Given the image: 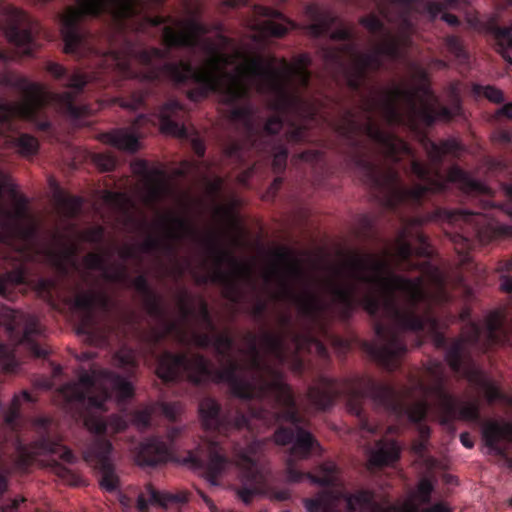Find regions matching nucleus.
I'll list each match as a JSON object with an SVG mask.
<instances>
[{"label":"nucleus","mask_w":512,"mask_h":512,"mask_svg":"<svg viewBox=\"0 0 512 512\" xmlns=\"http://www.w3.org/2000/svg\"><path fill=\"white\" fill-rule=\"evenodd\" d=\"M447 181H449V182L467 183L468 182V178H467L466 174L462 170H460L457 167H453V168L450 169V171L448 173Z\"/></svg>","instance_id":"a19ab883"},{"label":"nucleus","mask_w":512,"mask_h":512,"mask_svg":"<svg viewBox=\"0 0 512 512\" xmlns=\"http://www.w3.org/2000/svg\"><path fill=\"white\" fill-rule=\"evenodd\" d=\"M6 37L12 42L23 55H29L32 52L33 44L30 33L27 30H19L18 27L12 25L5 31Z\"/></svg>","instance_id":"b1692460"},{"label":"nucleus","mask_w":512,"mask_h":512,"mask_svg":"<svg viewBox=\"0 0 512 512\" xmlns=\"http://www.w3.org/2000/svg\"><path fill=\"white\" fill-rule=\"evenodd\" d=\"M199 413L205 426L212 427L217 422L219 407L215 400L204 399L200 402Z\"/></svg>","instance_id":"cd10ccee"},{"label":"nucleus","mask_w":512,"mask_h":512,"mask_svg":"<svg viewBox=\"0 0 512 512\" xmlns=\"http://www.w3.org/2000/svg\"><path fill=\"white\" fill-rule=\"evenodd\" d=\"M286 158H287V152L285 150H281L280 152L275 154L274 160H273V165L277 169H282L285 165Z\"/></svg>","instance_id":"09e8293b"},{"label":"nucleus","mask_w":512,"mask_h":512,"mask_svg":"<svg viewBox=\"0 0 512 512\" xmlns=\"http://www.w3.org/2000/svg\"><path fill=\"white\" fill-rule=\"evenodd\" d=\"M66 101V112L72 118L76 119L79 116V109L72 105L70 99H68V95H65Z\"/></svg>","instance_id":"3c124183"},{"label":"nucleus","mask_w":512,"mask_h":512,"mask_svg":"<svg viewBox=\"0 0 512 512\" xmlns=\"http://www.w3.org/2000/svg\"><path fill=\"white\" fill-rule=\"evenodd\" d=\"M247 27L257 34L253 37H280L290 28V22L280 13L264 7H255L253 19L248 20Z\"/></svg>","instance_id":"ddd939ff"},{"label":"nucleus","mask_w":512,"mask_h":512,"mask_svg":"<svg viewBox=\"0 0 512 512\" xmlns=\"http://www.w3.org/2000/svg\"><path fill=\"white\" fill-rule=\"evenodd\" d=\"M407 44L406 37L397 39H386L385 42L375 50L372 55H360L354 48H345L342 53L345 54L351 66L355 70H363L366 68H376L380 65L383 59L393 58L397 56L399 50Z\"/></svg>","instance_id":"f8f14e48"},{"label":"nucleus","mask_w":512,"mask_h":512,"mask_svg":"<svg viewBox=\"0 0 512 512\" xmlns=\"http://www.w3.org/2000/svg\"><path fill=\"white\" fill-rule=\"evenodd\" d=\"M17 146L22 155L28 156L34 154L38 150L39 144L36 138L24 134L18 138Z\"/></svg>","instance_id":"7c9ffc66"},{"label":"nucleus","mask_w":512,"mask_h":512,"mask_svg":"<svg viewBox=\"0 0 512 512\" xmlns=\"http://www.w3.org/2000/svg\"><path fill=\"white\" fill-rule=\"evenodd\" d=\"M300 276V264L293 253L286 248H278L269 267L264 271L263 278L266 283L273 280L285 283L298 279Z\"/></svg>","instance_id":"4468645a"},{"label":"nucleus","mask_w":512,"mask_h":512,"mask_svg":"<svg viewBox=\"0 0 512 512\" xmlns=\"http://www.w3.org/2000/svg\"><path fill=\"white\" fill-rule=\"evenodd\" d=\"M334 22L335 20L333 18L326 16L318 22L311 24L308 29L313 36H321L329 33L330 38L333 40H342L349 37L350 30L348 28L341 27L337 31H331V25Z\"/></svg>","instance_id":"4be33fe9"},{"label":"nucleus","mask_w":512,"mask_h":512,"mask_svg":"<svg viewBox=\"0 0 512 512\" xmlns=\"http://www.w3.org/2000/svg\"><path fill=\"white\" fill-rule=\"evenodd\" d=\"M460 441L466 448H472L474 446V441L468 433H462L460 435Z\"/></svg>","instance_id":"6e6d98bb"},{"label":"nucleus","mask_w":512,"mask_h":512,"mask_svg":"<svg viewBox=\"0 0 512 512\" xmlns=\"http://www.w3.org/2000/svg\"><path fill=\"white\" fill-rule=\"evenodd\" d=\"M498 114L505 115L506 117L512 119V102L500 108Z\"/></svg>","instance_id":"bf43d9fd"},{"label":"nucleus","mask_w":512,"mask_h":512,"mask_svg":"<svg viewBox=\"0 0 512 512\" xmlns=\"http://www.w3.org/2000/svg\"><path fill=\"white\" fill-rule=\"evenodd\" d=\"M180 431L176 428L170 430L165 440L151 439L144 443L137 456L140 466H152L167 459L174 439Z\"/></svg>","instance_id":"2eb2a0df"},{"label":"nucleus","mask_w":512,"mask_h":512,"mask_svg":"<svg viewBox=\"0 0 512 512\" xmlns=\"http://www.w3.org/2000/svg\"><path fill=\"white\" fill-rule=\"evenodd\" d=\"M96 164L104 171L113 169L115 160L109 156L99 155L95 158Z\"/></svg>","instance_id":"37998d69"},{"label":"nucleus","mask_w":512,"mask_h":512,"mask_svg":"<svg viewBox=\"0 0 512 512\" xmlns=\"http://www.w3.org/2000/svg\"><path fill=\"white\" fill-rule=\"evenodd\" d=\"M441 18L447 22L449 25H456L458 23V20L456 18V16L454 15H451V14H443L441 16Z\"/></svg>","instance_id":"0e129e2a"},{"label":"nucleus","mask_w":512,"mask_h":512,"mask_svg":"<svg viewBox=\"0 0 512 512\" xmlns=\"http://www.w3.org/2000/svg\"><path fill=\"white\" fill-rule=\"evenodd\" d=\"M186 371L188 377L194 383H201L209 376L207 362L199 356L188 359L185 356H164L158 365L157 375L165 380H174L178 374Z\"/></svg>","instance_id":"9d476101"},{"label":"nucleus","mask_w":512,"mask_h":512,"mask_svg":"<svg viewBox=\"0 0 512 512\" xmlns=\"http://www.w3.org/2000/svg\"><path fill=\"white\" fill-rule=\"evenodd\" d=\"M151 420V410H143L138 412L134 418V425L139 430L145 429Z\"/></svg>","instance_id":"e433bc0d"},{"label":"nucleus","mask_w":512,"mask_h":512,"mask_svg":"<svg viewBox=\"0 0 512 512\" xmlns=\"http://www.w3.org/2000/svg\"><path fill=\"white\" fill-rule=\"evenodd\" d=\"M261 380L268 381L266 385L259 384L258 380L252 382H245L238 380L232 375L227 373L223 378L229 382L234 395L240 398H252L265 395H272L276 397L277 401L287 408V412L280 415L278 419L282 422H289L294 426V430H287L281 428L275 433V442L277 444L285 445L293 442L290 456L287 460V481L291 483L299 482L304 477L303 474L296 472L292 465L296 459L306 458L310 451L314 450L317 445L314 443L311 434L305 430L298 428L296 425L298 419L293 409V401L289 387L285 384L282 377L270 370L261 371L259 374Z\"/></svg>","instance_id":"7ed1b4c3"},{"label":"nucleus","mask_w":512,"mask_h":512,"mask_svg":"<svg viewBox=\"0 0 512 512\" xmlns=\"http://www.w3.org/2000/svg\"><path fill=\"white\" fill-rule=\"evenodd\" d=\"M448 45L451 47V49L454 50L455 54L457 56H459V53H458V50L460 51V49L458 48V43L455 39H449L448 40Z\"/></svg>","instance_id":"338daca9"},{"label":"nucleus","mask_w":512,"mask_h":512,"mask_svg":"<svg viewBox=\"0 0 512 512\" xmlns=\"http://www.w3.org/2000/svg\"><path fill=\"white\" fill-rule=\"evenodd\" d=\"M127 427V422L121 417H113L110 421L109 428L111 432L118 433Z\"/></svg>","instance_id":"49530a36"},{"label":"nucleus","mask_w":512,"mask_h":512,"mask_svg":"<svg viewBox=\"0 0 512 512\" xmlns=\"http://www.w3.org/2000/svg\"><path fill=\"white\" fill-rule=\"evenodd\" d=\"M483 392L489 402L497 399L499 397L498 388L493 383H485L483 385Z\"/></svg>","instance_id":"c03bdc74"},{"label":"nucleus","mask_w":512,"mask_h":512,"mask_svg":"<svg viewBox=\"0 0 512 512\" xmlns=\"http://www.w3.org/2000/svg\"><path fill=\"white\" fill-rule=\"evenodd\" d=\"M498 52L512 64V26L496 32Z\"/></svg>","instance_id":"bb28decb"},{"label":"nucleus","mask_w":512,"mask_h":512,"mask_svg":"<svg viewBox=\"0 0 512 512\" xmlns=\"http://www.w3.org/2000/svg\"><path fill=\"white\" fill-rule=\"evenodd\" d=\"M101 139L106 144L128 152H134L139 147L138 138L126 130L112 131L102 135Z\"/></svg>","instance_id":"a211bd4d"},{"label":"nucleus","mask_w":512,"mask_h":512,"mask_svg":"<svg viewBox=\"0 0 512 512\" xmlns=\"http://www.w3.org/2000/svg\"><path fill=\"white\" fill-rule=\"evenodd\" d=\"M440 405L446 413L455 415L458 412L459 418L465 420L475 419L478 414V406L476 403H465L458 407L456 401L451 396L444 393L440 395Z\"/></svg>","instance_id":"6ab92c4d"},{"label":"nucleus","mask_w":512,"mask_h":512,"mask_svg":"<svg viewBox=\"0 0 512 512\" xmlns=\"http://www.w3.org/2000/svg\"><path fill=\"white\" fill-rule=\"evenodd\" d=\"M368 132L374 139L385 142L390 154H397L399 152L409 153L408 146L402 140L392 136H385L382 132L374 128H369Z\"/></svg>","instance_id":"a878e982"},{"label":"nucleus","mask_w":512,"mask_h":512,"mask_svg":"<svg viewBox=\"0 0 512 512\" xmlns=\"http://www.w3.org/2000/svg\"><path fill=\"white\" fill-rule=\"evenodd\" d=\"M426 414V406L423 403L416 404L412 409L408 411V418L411 421H419Z\"/></svg>","instance_id":"ea45409f"},{"label":"nucleus","mask_w":512,"mask_h":512,"mask_svg":"<svg viewBox=\"0 0 512 512\" xmlns=\"http://www.w3.org/2000/svg\"><path fill=\"white\" fill-rule=\"evenodd\" d=\"M503 434V429L495 423L486 425L483 430V437L487 446H489L491 449L494 447L495 443L503 436Z\"/></svg>","instance_id":"2f4dec72"},{"label":"nucleus","mask_w":512,"mask_h":512,"mask_svg":"<svg viewBox=\"0 0 512 512\" xmlns=\"http://www.w3.org/2000/svg\"><path fill=\"white\" fill-rule=\"evenodd\" d=\"M400 448L395 442L380 443L370 452L369 461L373 465H385L395 461Z\"/></svg>","instance_id":"aec40b11"},{"label":"nucleus","mask_w":512,"mask_h":512,"mask_svg":"<svg viewBox=\"0 0 512 512\" xmlns=\"http://www.w3.org/2000/svg\"><path fill=\"white\" fill-rule=\"evenodd\" d=\"M183 107L182 105L176 101V100H170L168 101L160 110L159 112V118L162 121L161 124V130L164 133L177 135L180 134L181 129L177 126L172 124L169 119L173 116H176L179 114L180 111H182Z\"/></svg>","instance_id":"5701e85b"},{"label":"nucleus","mask_w":512,"mask_h":512,"mask_svg":"<svg viewBox=\"0 0 512 512\" xmlns=\"http://www.w3.org/2000/svg\"><path fill=\"white\" fill-rule=\"evenodd\" d=\"M112 445L108 440L94 442L85 452L86 461L101 472L99 484L102 489L112 492L118 487V478L111 469L109 456Z\"/></svg>","instance_id":"9b49d317"},{"label":"nucleus","mask_w":512,"mask_h":512,"mask_svg":"<svg viewBox=\"0 0 512 512\" xmlns=\"http://www.w3.org/2000/svg\"><path fill=\"white\" fill-rule=\"evenodd\" d=\"M167 190L168 180L162 171L151 170L143 177L142 196L146 202L163 197Z\"/></svg>","instance_id":"f3484780"},{"label":"nucleus","mask_w":512,"mask_h":512,"mask_svg":"<svg viewBox=\"0 0 512 512\" xmlns=\"http://www.w3.org/2000/svg\"><path fill=\"white\" fill-rule=\"evenodd\" d=\"M8 15L15 20L16 23H21L24 19V15L22 12L18 11L17 9L11 8L8 11Z\"/></svg>","instance_id":"5fc2aeb1"},{"label":"nucleus","mask_w":512,"mask_h":512,"mask_svg":"<svg viewBox=\"0 0 512 512\" xmlns=\"http://www.w3.org/2000/svg\"><path fill=\"white\" fill-rule=\"evenodd\" d=\"M151 23L163 24L162 40L166 46H192L201 42L208 57L198 70H193L183 62L160 67L165 51L158 48L143 50L134 58L111 53L109 61L126 77L154 80L165 74L175 83L192 81L199 84V90L187 93L193 101L206 96L208 92L217 91L226 102L245 96L253 88L282 99L295 85L303 86L308 82L306 68L309 58L306 55L290 64L275 62L255 56L221 34L206 37L205 27L196 19L155 17Z\"/></svg>","instance_id":"f257e3e1"},{"label":"nucleus","mask_w":512,"mask_h":512,"mask_svg":"<svg viewBox=\"0 0 512 512\" xmlns=\"http://www.w3.org/2000/svg\"><path fill=\"white\" fill-rule=\"evenodd\" d=\"M454 0H446L444 4L431 2L427 5V11L432 18H436L444 8L451 7Z\"/></svg>","instance_id":"4c0bfd02"},{"label":"nucleus","mask_w":512,"mask_h":512,"mask_svg":"<svg viewBox=\"0 0 512 512\" xmlns=\"http://www.w3.org/2000/svg\"><path fill=\"white\" fill-rule=\"evenodd\" d=\"M248 0H224L222 2V4L224 6H227V7H231V8H234V7H238L240 5H243L247 2Z\"/></svg>","instance_id":"052dcab7"},{"label":"nucleus","mask_w":512,"mask_h":512,"mask_svg":"<svg viewBox=\"0 0 512 512\" xmlns=\"http://www.w3.org/2000/svg\"><path fill=\"white\" fill-rule=\"evenodd\" d=\"M478 93L495 103H500L504 100L502 91L492 86L482 87Z\"/></svg>","instance_id":"72a5a7b5"},{"label":"nucleus","mask_w":512,"mask_h":512,"mask_svg":"<svg viewBox=\"0 0 512 512\" xmlns=\"http://www.w3.org/2000/svg\"><path fill=\"white\" fill-rule=\"evenodd\" d=\"M404 350L405 346L403 345V343L400 342L398 339H394L387 346L383 347L379 351L378 355L382 361H386L390 357L400 355L402 352H404Z\"/></svg>","instance_id":"473e14b6"},{"label":"nucleus","mask_w":512,"mask_h":512,"mask_svg":"<svg viewBox=\"0 0 512 512\" xmlns=\"http://www.w3.org/2000/svg\"><path fill=\"white\" fill-rule=\"evenodd\" d=\"M436 99L427 90L406 91L396 87L389 91L384 101L378 106L379 113L389 124H406L415 128L418 124L430 125L438 118L449 119L460 113L459 103L453 107L435 111Z\"/></svg>","instance_id":"0eeeda50"},{"label":"nucleus","mask_w":512,"mask_h":512,"mask_svg":"<svg viewBox=\"0 0 512 512\" xmlns=\"http://www.w3.org/2000/svg\"><path fill=\"white\" fill-rule=\"evenodd\" d=\"M237 277H244L249 274V268L246 266H237L234 271Z\"/></svg>","instance_id":"680f3d73"},{"label":"nucleus","mask_w":512,"mask_h":512,"mask_svg":"<svg viewBox=\"0 0 512 512\" xmlns=\"http://www.w3.org/2000/svg\"><path fill=\"white\" fill-rule=\"evenodd\" d=\"M432 483L423 479L419 482L417 490L397 508H384L373 501L369 492H360L352 496H344L338 489L332 492H323L315 499L305 500L308 512H451L442 504H437L424 510L423 505L428 503Z\"/></svg>","instance_id":"423d86ee"},{"label":"nucleus","mask_w":512,"mask_h":512,"mask_svg":"<svg viewBox=\"0 0 512 512\" xmlns=\"http://www.w3.org/2000/svg\"><path fill=\"white\" fill-rule=\"evenodd\" d=\"M361 23L368 31L372 33H376L382 29L381 22L374 15L362 19Z\"/></svg>","instance_id":"58836bf2"},{"label":"nucleus","mask_w":512,"mask_h":512,"mask_svg":"<svg viewBox=\"0 0 512 512\" xmlns=\"http://www.w3.org/2000/svg\"><path fill=\"white\" fill-rule=\"evenodd\" d=\"M51 454L58 456L59 458L63 459L64 461L71 462L72 461V454L71 452L65 447L61 445H57L54 448H50L48 450Z\"/></svg>","instance_id":"79ce46f5"},{"label":"nucleus","mask_w":512,"mask_h":512,"mask_svg":"<svg viewBox=\"0 0 512 512\" xmlns=\"http://www.w3.org/2000/svg\"><path fill=\"white\" fill-rule=\"evenodd\" d=\"M281 128L282 121L278 117L270 118L265 125L266 131L273 134L278 133L281 130Z\"/></svg>","instance_id":"de8ad7c7"},{"label":"nucleus","mask_w":512,"mask_h":512,"mask_svg":"<svg viewBox=\"0 0 512 512\" xmlns=\"http://www.w3.org/2000/svg\"><path fill=\"white\" fill-rule=\"evenodd\" d=\"M344 274L350 278L371 283L373 295L365 300V309L370 314L383 311L397 318L407 329L416 330L423 327L420 319L410 321L414 305L423 298L421 281H409L392 274L388 259L373 256H359L349 260L343 271L336 273L337 279Z\"/></svg>","instance_id":"f03ea898"},{"label":"nucleus","mask_w":512,"mask_h":512,"mask_svg":"<svg viewBox=\"0 0 512 512\" xmlns=\"http://www.w3.org/2000/svg\"><path fill=\"white\" fill-rule=\"evenodd\" d=\"M140 0H76L62 16L61 32L65 42V52H75L79 47L83 32L79 24L87 16H97L111 8L115 16L127 17L139 11Z\"/></svg>","instance_id":"6e6552de"},{"label":"nucleus","mask_w":512,"mask_h":512,"mask_svg":"<svg viewBox=\"0 0 512 512\" xmlns=\"http://www.w3.org/2000/svg\"><path fill=\"white\" fill-rule=\"evenodd\" d=\"M55 472L62 478H66V476L69 474V472L60 466L55 467Z\"/></svg>","instance_id":"774afa93"},{"label":"nucleus","mask_w":512,"mask_h":512,"mask_svg":"<svg viewBox=\"0 0 512 512\" xmlns=\"http://www.w3.org/2000/svg\"><path fill=\"white\" fill-rule=\"evenodd\" d=\"M501 289L506 292L512 291V276H503L502 277Z\"/></svg>","instance_id":"864d4df0"},{"label":"nucleus","mask_w":512,"mask_h":512,"mask_svg":"<svg viewBox=\"0 0 512 512\" xmlns=\"http://www.w3.org/2000/svg\"><path fill=\"white\" fill-rule=\"evenodd\" d=\"M412 170L421 179L428 181V184H427V186H418L414 190L410 191L409 194L411 195V197L419 198L421 195H423L428 190L435 191V190L443 189L445 187V185L443 183L437 182L436 180H434L432 178L431 171L426 166H424L418 162H413Z\"/></svg>","instance_id":"412c9836"},{"label":"nucleus","mask_w":512,"mask_h":512,"mask_svg":"<svg viewBox=\"0 0 512 512\" xmlns=\"http://www.w3.org/2000/svg\"><path fill=\"white\" fill-rule=\"evenodd\" d=\"M117 358L124 365L125 364H131L133 362V360H134V355H133V353L131 351L123 350V351H120L117 354Z\"/></svg>","instance_id":"8fccbe9b"},{"label":"nucleus","mask_w":512,"mask_h":512,"mask_svg":"<svg viewBox=\"0 0 512 512\" xmlns=\"http://www.w3.org/2000/svg\"><path fill=\"white\" fill-rule=\"evenodd\" d=\"M96 297L92 293L80 294L75 298L74 307L78 309H86L94 306Z\"/></svg>","instance_id":"f704fd0d"},{"label":"nucleus","mask_w":512,"mask_h":512,"mask_svg":"<svg viewBox=\"0 0 512 512\" xmlns=\"http://www.w3.org/2000/svg\"><path fill=\"white\" fill-rule=\"evenodd\" d=\"M495 137H496V140L499 142H509L510 141V135L506 131L499 132Z\"/></svg>","instance_id":"69168bd1"},{"label":"nucleus","mask_w":512,"mask_h":512,"mask_svg":"<svg viewBox=\"0 0 512 512\" xmlns=\"http://www.w3.org/2000/svg\"><path fill=\"white\" fill-rule=\"evenodd\" d=\"M23 281V276L20 273L7 275L5 278L0 277V293H4L11 285L19 284Z\"/></svg>","instance_id":"c9c22d12"},{"label":"nucleus","mask_w":512,"mask_h":512,"mask_svg":"<svg viewBox=\"0 0 512 512\" xmlns=\"http://www.w3.org/2000/svg\"><path fill=\"white\" fill-rule=\"evenodd\" d=\"M330 289H331V291L334 294H336L340 298H346L347 295L349 294V290L348 289H338V288H335V287H332V286H330Z\"/></svg>","instance_id":"e2e57ef3"},{"label":"nucleus","mask_w":512,"mask_h":512,"mask_svg":"<svg viewBox=\"0 0 512 512\" xmlns=\"http://www.w3.org/2000/svg\"><path fill=\"white\" fill-rule=\"evenodd\" d=\"M188 494L185 491L176 493L159 492L153 487L148 486L144 493H141L137 499V508L140 512H146L150 505L158 504L167 507L172 503H185Z\"/></svg>","instance_id":"dca6fc26"},{"label":"nucleus","mask_w":512,"mask_h":512,"mask_svg":"<svg viewBox=\"0 0 512 512\" xmlns=\"http://www.w3.org/2000/svg\"><path fill=\"white\" fill-rule=\"evenodd\" d=\"M425 149L432 160H438L448 154H456L460 149L459 143L455 139L447 140L439 144L433 142H425Z\"/></svg>","instance_id":"393cba45"},{"label":"nucleus","mask_w":512,"mask_h":512,"mask_svg":"<svg viewBox=\"0 0 512 512\" xmlns=\"http://www.w3.org/2000/svg\"><path fill=\"white\" fill-rule=\"evenodd\" d=\"M59 392L67 402H82L84 426L89 432L100 435L106 431V424L93 413L107 411L114 402L123 403L133 396L134 389L126 379L93 371L81 375L77 383L63 386Z\"/></svg>","instance_id":"20e7f679"},{"label":"nucleus","mask_w":512,"mask_h":512,"mask_svg":"<svg viewBox=\"0 0 512 512\" xmlns=\"http://www.w3.org/2000/svg\"><path fill=\"white\" fill-rule=\"evenodd\" d=\"M207 454V464L201 472V476L211 485L219 486L232 474L242 482L243 487L237 490V495L245 503H250L253 496L267 495L271 499L286 500L288 491L271 492L267 489L268 476L257 465L255 446H251L245 452H237L235 464L229 462L219 454L218 446L214 442L204 444L202 448Z\"/></svg>","instance_id":"39448f33"},{"label":"nucleus","mask_w":512,"mask_h":512,"mask_svg":"<svg viewBox=\"0 0 512 512\" xmlns=\"http://www.w3.org/2000/svg\"><path fill=\"white\" fill-rule=\"evenodd\" d=\"M23 318V314L18 311L4 309L0 315V328L4 327L7 333L10 334L16 326L20 325ZM5 354L4 346L0 345V355Z\"/></svg>","instance_id":"c85d7f7f"},{"label":"nucleus","mask_w":512,"mask_h":512,"mask_svg":"<svg viewBox=\"0 0 512 512\" xmlns=\"http://www.w3.org/2000/svg\"><path fill=\"white\" fill-rule=\"evenodd\" d=\"M397 255L400 258H406L410 255V247L408 244H401L398 248Z\"/></svg>","instance_id":"4d7b16f0"},{"label":"nucleus","mask_w":512,"mask_h":512,"mask_svg":"<svg viewBox=\"0 0 512 512\" xmlns=\"http://www.w3.org/2000/svg\"><path fill=\"white\" fill-rule=\"evenodd\" d=\"M0 85L17 88L24 94L21 103L0 106V122L13 117L30 118L47 99V93L43 86L30 83L27 79L12 72L0 74Z\"/></svg>","instance_id":"1a4fd4ad"},{"label":"nucleus","mask_w":512,"mask_h":512,"mask_svg":"<svg viewBox=\"0 0 512 512\" xmlns=\"http://www.w3.org/2000/svg\"><path fill=\"white\" fill-rule=\"evenodd\" d=\"M47 69L56 78H59L64 74V68L60 64H57V63H50L47 66Z\"/></svg>","instance_id":"603ef678"},{"label":"nucleus","mask_w":512,"mask_h":512,"mask_svg":"<svg viewBox=\"0 0 512 512\" xmlns=\"http://www.w3.org/2000/svg\"><path fill=\"white\" fill-rule=\"evenodd\" d=\"M306 477L309 478L313 483H318V484H321V485L329 484L334 479L332 476H329V477H326V478H322V479H318V478H315V477L311 476L310 474H307Z\"/></svg>","instance_id":"13d9d810"},{"label":"nucleus","mask_w":512,"mask_h":512,"mask_svg":"<svg viewBox=\"0 0 512 512\" xmlns=\"http://www.w3.org/2000/svg\"><path fill=\"white\" fill-rule=\"evenodd\" d=\"M86 84V80L84 76H82L79 73H74L70 79L69 82L66 84L68 87L80 90L82 87Z\"/></svg>","instance_id":"a18cd8bd"},{"label":"nucleus","mask_w":512,"mask_h":512,"mask_svg":"<svg viewBox=\"0 0 512 512\" xmlns=\"http://www.w3.org/2000/svg\"><path fill=\"white\" fill-rule=\"evenodd\" d=\"M412 0H387V3H379L380 12L389 20H392V16L390 15L392 12L400 13L403 12L404 8L408 3Z\"/></svg>","instance_id":"c756f323"}]
</instances>
